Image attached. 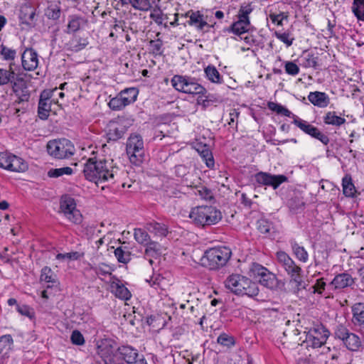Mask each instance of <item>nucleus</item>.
I'll list each match as a JSON object with an SVG mask.
<instances>
[{
    "instance_id": "1",
    "label": "nucleus",
    "mask_w": 364,
    "mask_h": 364,
    "mask_svg": "<svg viewBox=\"0 0 364 364\" xmlns=\"http://www.w3.org/2000/svg\"><path fill=\"white\" fill-rule=\"evenodd\" d=\"M114 167L111 163L105 159L90 158L84 166L83 173L86 179L99 184L114 178Z\"/></svg>"
},
{
    "instance_id": "2",
    "label": "nucleus",
    "mask_w": 364,
    "mask_h": 364,
    "mask_svg": "<svg viewBox=\"0 0 364 364\" xmlns=\"http://www.w3.org/2000/svg\"><path fill=\"white\" fill-rule=\"evenodd\" d=\"M276 259L278 266L289 277V282L294 285L295 289L299 291L306 289V283L301 267L297 265L284 251H278L276 253Z\"/></svg>"
},
{
    "instance_id": "3",
    "label": "nucleus",
    "mask_w": 364,
    "mask_h": 364,
    "mask_svg": "<svg viewBox=\"0 0 364 364\" xmlns=\"http://www.w3.org/2000/svg\"><path fill=\"white\" fill-rule=\"evenodd\" d=\"M224 285L230 291L239 296L255 297L259 291L257 283L239 274L229 275L225 280Z\"/></svg>"
},
{
    "instance_id": "4",
    "label": "nucleus",
    "mask_w": 364,
    "mask_h": 364,
    "mask_svg": "<svg viewBox=\"0 0 364 364\" xmlns=\"http://www.w3.org/2000/svg\"><path fill=\"white\" fill-rule=\"evenodd\" d=\"M232 252L227 247H215L207 250L200 259L201 264L210 269H218L230 259Z\"/></svg>"
},
{
    "instance_id": "5",
    "label": "nucleus",
    "mask_w": 364,
    "mask_h": 364,
    "mask_svg": "<svg viewBox=\"0 0 364 364\" xmlns=\"http://www.w3.org/2000/svg\"><path fill=\"white\" fill-rule=\"evenodd\" d=\"M189 217L196 224L203 226L215 225L223 218L220 210L212 205L195 207L191 210Z\"/></svg>"
},
{
    "instance_id": "6",
    "label": "nucleus",
    "mask_w": 364,
    "mask_h": 364,
    "mask_svg": "<svg viewBox=\"0 0 364 364\" xmlns=\"http://www.w3.org/2000/svg\"><path fill=\"white\" fill-rule=\"evenodd\" d=\"M254 10L252 3H243L240 5L237 11L236 21L227 28L228 33H232L240 36L248 33L250 30L251 23L250 15Z\"/></svg>"
},
{
    "instance_id": "7",
    "label": "nucleus",
    "mask_w": 364,
    "mask_h": 364,
    "mask_svg": "<svg viewBox=\"0 0 364 364\" xmlns=\"http://www.w3.org/2000/svg\"><path fill=\"white\" fill-rule=\"evenodd\" d=\"M46 148L48 154L55 159H69L75 152L74 144L65 138L49 141Z\"/></svg>"
},
{
    "instance_id": "8",
    "label": "nucleus",
    "mask_w": 364,
    "mask_h": 364,
    "mask_svg": "<svg viewBox=\"0 0 364 364\" xmlns=\"http://www.w3.org/2000/svg\"><path fill=\"white\" fill-rule=\"evenodd\" d=\"M97 353L105 364H124L117 358L116 342L111 338H104L98 341Z\"/></svg>"
},
{
    "instance_id": "9",
    "label": "nucleus",
    "mask_w": 364,
    "mask_h": 364,
    "mask_svg": "<svg viewBox=\"0 0 364 364\" xmlns=\"http://www.w3.org/2000/svg\"><path fill=\"white\" fill-rule=\"evenodd\" d=\"M127 154L132 163L139 165L144 159V141L141 135L132 134L127 141Z\"/></svg>"
},
{
    "instance_id": "10",
    "label": "nucleus",
    "mask_w": 364,
    "mask_h": 364,
    "mask_svg": "<svg viewBox=\"0 0 364 364\" xmlns=\"http://www.w3.org/2000/svg\"><path fill=\"white\" fill-rule=\"evenodd\" d=\"M328 336L329 331L323 325H316L306 332L304 342L307 348H320L326 343Z\"/></svg>"
},
{
    "instance_id": "11",
    "label": "nucleus",
    "mask_w": 364,
    "mask_h": 364,
    "mask_svg": "<svg viewBox=\"0 0 364 364\" xmlns=\"http://www.w3.org/2000/svg\"><path fill=\"white\" fill-rule=\"evenodd\" d=\"M0 168L12 172H24L27 163L21 158L7 151L0 152Z\"/></svg>"
},
{
    "instance_id": "12",
    "label": "nucleus",
    "mask_w": 364,
    "mask_h": 364,
    "mask_svg": "<svg viewBox=\"0 0 364 364\" xmlns=\"http://www.w3.org/2000/svg\"><path fill=\"white\" fill-rule=\"evenodd\" d=\"M60 210L70 222L75 224L82 222V214L76 208V203L73 198L68 196H63L60 200Z\"/></svg>"
},
{
    "instance_id": "13",
    "label": "nucleus",
    "mask_w": 364,
    "mask_h": 364,
    "mask_svg": "<svg viewBox=\"0 0 364 364\" xmlns=\"http://www.w3.org/2000/svg\"><path fill=\"white\" fill-rule=\"evenodd\" d=\"M254 178L259 186H271L274 190L288 180L287 177L284 175H272L263 171L255 173Z\"/></svg>"
},
{
    "instance_id": "14",
    "label": "nucleus",
    "mask_w": 364,
    "mask_h": 364,
    "mask_svg": "<svg viewBox=\"0 0 364 364\" xmlns=\"http://www.w3.org/2000/svg\"><path fill=\"white\" fill-rule=\"evenodd\" d=\"M293 123L305 134L318 139L323 144L327 145L329 143L330 139L328 136L320 131L317 127L309 124L308 122L301 119L298 117H295Z\"/></svg>"
},
{
    "instance_id": "15",
    "label": "nucleus",
    "mask_w": 364,
    "mask_h": 364,
    "mask_svg": "<svg viewBox=\"0 0 364 364\" xmlns=\"http://www.w3.org/2000/svg\"><path fill=\"white\" fill-rule=\"evenodd\" d=\"M56 90V88L53 90H45L41 93L38 107V114L41 119H46L48 117L49 113L51 110V97L53 92Z\"/></svg>"
},
{
    "instance_id": "16",
    "label": "nucleus",
    "mask_w": 364,
    "mask_h": 364,
    "mask_svg": "<svg viewBox=\"0 0 364 364\" xmlns=\"http://www.w3.org/2000/svg\"><path fill=\"white\" fill-rule=\"evenodd\" d=\"M322 121L325 126L337 129L346 124V119L344 116L336 111L325 112L322 117Z\"/></svg>"
},
{
    "instance_id": "17",
    "label": "nucleus",
    "mask_w": 364,
    "mask_h": 364,
    "mask_svg": "<svg viewBox=\"0 0 364 364\" xmlns=\"http://www.w3.org/2000/svg\"><path fill=\"white\" fill-rule=\"evenodd\" d=\"M186 186L193 188L194 193L205 200H211L213 199V193L212 191L207 187L200 185V178H198L196 181H189L187 178L183 179Z\"/></svg>"
},
{
    "instance_id": "18",
    "label": "nucleus",
    "mask_w": 364,
    "mask_h": 364,
    "mask_svg": "<svg viewBox=\"0 0 364 364\" xmlns=\"http://www.w3.org/2000/svg\"><path fill=\"white\" fill-rule=\"evenodd\" d=\"M38 55L33 48H26L21 55V63L24 70L33 71L38 68Z\"/></svg>"
},
{
    "instance_id": "19",
    "label": "nucleus",
    "mask_w": 364,
    "mask_h": 364,
    "mask_svg": "<svg viewBox=\"0 0 364 364\" xmlns=\"http://www.w3.org/2000/svg\"><path fill=\"white\" fill-rule=\"evenodd\" d=\"M12 90L16 97L15 102L21 104L28 102L30 98L29 90L23 80L14 81L11 84Z\"/></svg>"
},
{
    "instance_id": "20",
    "label": "nucleus",
    "mask_w": 364,
    "mask_h": 364,
    "mask_svg": "<svg viewBox=\"0 0 364 364\" xmlns=\"http://www.w3.org/2000/svg\"><path fill=\"white\" fill-rule=\"evenodd\" d=\"M109 282L112 292L117 298L125 301L131 298L132 294L129 289L116 277H111V280H109Z\"/></svg>"
},
{
    "instance_id": "21",
    "label": "nucleus",
    "mask_w": 364,
    "mask_h": 364,
    "mask_svg": "<svg viewBox=\"0 0 364 364\" xmlns=\"http://www.w3.org/2000/svg\"><path fill=\"white\" fill-rule=\"evenodd\" d=\"M186 16L189 18L188 25L194 26L198 31H203L205 26L212 27L208 24L204 16L199 11H190Z\"/></svg>"
},
{
    "instance_id": "22",
    "label": "nucleus",
    "mask_w": 364,
    "mask_h": 364,
    "mask_svg": "<svg viewBox=\"0 0 364 364\" xmlns=\"http://www.w3.org/2000/svg\"><path fill=\"white\" fill-rule=\"evenodd\" d=\"M355 279L348 273L343 272L335 276L330 283L336 289H341L352 286Z\"/></svg>"
},
{
    "instance_id": "23",
    "label": "nucleus",
    "mask_w": 364,
    "mask_h": 364,
    "mask_svg": "<svg viewBox=\"0 0 364 364\" xmlns=\"http://www.w3.org/2000/svg\"><path fill=\"white\" fill-rule=\"evenodd\" d=\"M117 353L122 360V361H124L127 364L132 363L139 355L136 348L128 345L118 347Z\"/></svg>"
},
{
    "instance_id": "24",
    "label": "nucleus",
    "mask_w": 364,
    "mask_h": 364,
    "mask_svg": "<svg viewBox=\"0 0 364 364\" xmlns=\"http://www.w3.org/2000/svg\"><path fill=\"white\" fill-rule=\"evenodd\" d=\"M308 100L314 106L320 108H325L330 103L328 95L326 92L319 91L309 92Z\"/></svg>"
},
{
    "instance_id": "25",
    "label": "nucleus",
    "mask_w": 364,
    "mask_h": 364,
    "mask_svg": "<svg viewBox=\"0 0 364 364\" xmlns=\"http://www.w3.org/2000/svg\"><path fill=\"white\" fill-rule=\"evenodd\" d=\"M87 20L79 15H70L68 16V21L67 26L68 33H73L78 31L82 27L85 26Z\"/></svg>"
},
{
    "instance_id": "26",
    "label": "nucleus",
    "mask_w": 364,
    "mask_h": 364,
    "mask_svg": "<svg viewBox=\"0 0 364 364\" xmlns=\"http://www.w3.org/2000/svg\"><path fill=\"white\" fill-rule=\"evenodd\" d=\"M145 229L157 237H164L168 232V227L165 224L155 221L147 223Z\"/></svg>"
},
{
    "instance_id": "27",
    "label": "nucleus",
    "mask_w": 364,
    "mask_h": 364,
    "mask_svg": "<svg viewBox=\"0 0 364 364\" xmlns=\"http://www.w3.org/2000/svg\"><path fill=\"white\" fill-rule=\"evenodd\" d=\"M36 9L30 6H24L21 8L19 15L21 22L28 26L35 23Z\"/></svg>"
},
{
    "instance_id": "28",
    "label": "nucleus",
    "mask_w": 364,
    "mask_h": 364,
    "mask_svg": "<svg viewBox=\"0 0 364 364\" xmlns=\"http://www.w3.org/2000/svg\"><path fill=\"white\" fill-rule=\"evenodd\" d=\"M88 44L89 41L87 37L75 34L71 38L67 45L69 50L78 52L84 49Z\"/></svg>"
},
{
    "instance_id": "29",
    "label": "nucleus",
    "mask_w": 364,
    "mask_h": 364,
    "mask_svg": "<svg viewBox=\"0 0 364 364\" xmlns=\"http://www.w3.org/2000/svg\"><path fill=\"white\" fill-rule=\"evenodd\" d=\"M191 77L179 75H174L171 80V85L178 92L187 93L188 86Z\"/></svg>"
},
{
    "instance_id": "30",
    "label": "nucleus",
    "mask_w": 364,
    "mask_h": 364,
    "mask_svg": "<svg viewBox=\"0 0 364 364\" xmlns=\"http://www.w3.org/2000/svg\"><path fill=\"white\" fill-rule=\"evenodd\" d=\"M300 64L305 68H316L318 65V56L309 50H304L300 55Z\"/></svg>"
},
{
    "instance_id": "31",
    "label": "nucleus",
    "mask_w": 364,
    "mask_h": 364,
    "mask_svg": "<svg viewBox=\"0 0 364 364\" xmlns=\"http://www.w3.org/2000/svg\"><path fill=\"white\" fill-rule=\"evenodd\" d=\"M126 132L124 126L116 122L110 123L108 127L107 136L109 140L117 141L121 139Z\"/></svg>"
},
{
    "instance_id": "32",
    "label": "nucleus",
    "mask_w": 364,
    "mask_h": 364,
    "mask_svg": "<svg viewBox=\"0 0 364 364\" xmlns=\"http://www.w3.org/2000/svg\"><path fill=\"white\" fill-rule=\"evenodd\" d=\"M343 193L345 196L348 198H354L356 196V189L353 183L352 177L349 174H346L342 179Z\"/></svg>"
},
{
    "instance_id": "33",
    "label": "nucleus",
    "mask_w": 364,
    "mask_h": 364,
    "mask_svg": "<svg viewBox=\"0 0 364 364\" xmlns=\"http://www.w3.org/2000/svg\"><path fill=\"white\" fill-rule=\"evenodd\" d=\"M291 247L296 258L303 262L306 263L309 260V254L303 246H300L295 240L290 241Z\"/></svg>"
},
{
    "instance_id": "34",
    "label": "nucleus",
    "mask_w": 364,
    "mask_h": 364,
    "mask_svg": "<svg viewBox=\"0 0 364 364\" xmlns=\"http://www.w3.org/2000/svg\"><path fill=\"white\" fill-rule=\"evenodd\" d=\"M40 280L48 283L46 289L52 288L54 284H57V279L53 270L48 267H44L41 269Z\"/></svg>"
},
{
    "instance_id": "35",
    "label": "nucleus",
    "mask_w": 364,
    "mask_h": 364,
    "mask_svg": "<svg viewBox=\"0 0 364 364\" xmlns=\"http://www.w3.org/2000/svg\"><path fill=\"white\" fill-rule=\"evenodd\" d=\"M204 73L207 79L211 82L215 84H221L223 82V77L214 65H208L205 68Z\"/></svg>"
},
{
    "instance_id": "36",
    "label": "nucleus",
    "mask_w": 364,
    "mask_h": 364,
    "mask_svg": "<svg viewBox=\"0 0 364 364\" xmlns=\"http://www.w3.org/2000/svg\"><path fill=\"white\" fill-rule=\"evenodd\" d=\"M119 94L122 97V101L124 102L125 105L127 106L136 100L138 90L136 88L130 87L124 89V90L121 91Z\"/></svg>"
},
{
    "instance_id": "37",
    "label": "nucleus",
    "mask_w": 364,
    "mask_h": 364,
    "mask_svg": "<svg viewBox=\"0 0 364 364\" xmlns=\"http://www.w3.org/2000/svg\"><path fill=\"white\" fill-rule=\"evenodd\" d=\"M114 256L120 263L127 264L131 260V252L127 246H119L114 251Z\"/></svg>"
},
{
    "instance_id": "38",
    "label": "nucleus",
    "mask_w": 364,
    "mask_h": 364,
    "mask_svg": "<svg viewBox=\"0 0 364 364\" xmlns=\"http://www.w3.org/2000/svg\"><path fill=\"white\" fill-rule=\"evenodd\" d=\"M44 14L49 19L58 20L61 14L60 7L55 3L48 2V6L45 9Z\"/></svg>"
},
{
    "instance_id": "39",
    "label": "nucleus",
    "mask_w": 364,
    "mask_h": 364,
    "mask_svg": "<svg viewBox=\"0 0 364 364\" xmlns=\"http://www.w3.org/2000/svg\"><path fill=\"white\" fill-rule=\"evenodd\" d=\"M16 74L10 65L9 69L0 68V86L12 84L14 81Z\"/></svg>"
},
{
    "instance_id": "40",
    "label": "nucleus",
    "mask_w": 364,
    "mask_h": 364,
    "mask_svg": "<svg viewBox=\"0 0 364 364\" xmlns=\"http://www.w3.org/2000/svg\"><path fill=\"white\" fill-rule=\"evenodd\" d=\"M353 318L360 326H364V304L357 303L352 307Z\"/></svg>"
},
{
    "instance_id": "41",
    "label": "nucleus",
    "mask_w": 364,
    "mask_h": 364,
    "mask_svg": "<svg viewBox=\"0 0 364 364\" xmlns=\"http://www.w3.org/2000/svg\"><path fill=\"white\" fill-rule=\"evenodd\" d=\"M274 35L278 40H279L281 42H282L287 48L290 47L293 44V43L295 40L294 35L289 30L283 31V32L279 31H276L274 33Z\"/></svg>"
},
{
    "instance_id": "42",
    "label": "nucleus",
    "mask_w": 364,
    "mask_h": 364,
    "mask_svg": "<svg viewBox=\"0 0 364 364\" xmlns=\"http://www.w3.org/2000/svg\"><path fill=\"white\" fill-rule=\"evenodd\" d=\"M14 340L11 335H4L0 337V354L4 356L7 355L11 350Z\"/></svg>"
},
{
    "instance_id": "43",
    "label": "nucleus",
    "mask_w": 364,
    "mask_h": 364,
    "mask_svg": "<svg viewBox=\"0 0 364 364\" xmlns=\"http://www.w3.org/2000/svg\"><path fill=\"white\" fill-rule=\"evenodd\" d=\"M258 282L267 288L273 289L276 286L277 277L274 274L267 269L261 279L258 280Z\"/></svg>"
},
{
    "instance_id": "44",
    "label": "nucleus",
    "mask_w": 364,
    "mask_h": 364,
    "mask_svg": "<svg viewBox=\"0 0 364 364\" xmlns=\"http://www.w3.org/2000/svg\"><path fill=\"white\" fill-rule=\"evenodd\" d=\"M145 246V257H155L161 254V245L157 242L151 240Z\"/></svg>"
},
{
    "instance_id": "45",
    "label": "nucleus",
    "mask_w": 364,
    "mask_h": 364,
    "mask_svg": "<svg viewBox=\"0 0 364 364\" xmlns=\"http://www.w3.org/2000/svg\"><path fill=\"white\" fill-rule=\"evenodd\" d=\"M343 343L348 349L355 351L359 348L361 342L360 338L357 335L350 333V334L346 336Z\"/></svg>"
},
{
    "instance_id": "46",
    "label": "nucleus",
    "mask_w": 364,
    "mask_h": 364,
    "mask_svg": "<svg viewBox=\"0 0 364 364\" xmlns=\"http://www.w3.org/2000/svg\"><path fill=\"white\" fill-rule=\"evenodd\" d=\"M134 237L135 240L140 245H145L149 241H151V237L147 232L146 229L144 230L141 228H135L134 230Z\"/></svg>"
},
{
    "instance_id": "47",
    "label": "nucleus",
    "mask_w": 364,
    "mask_h": 364,
    "mask_svg": "<svg viewBox=\"0 0 364 364\" xmlns=\"http://www.w3.org/2000/svg\"><path fill=\"white\" fill-rule=\"evenodd\" d=\"M206 92V89L191 77L186 94L204 95Z\"/></svg>"
},
{
    "instance_id": "48",
    "label": "nucleus",
    "mask_w": 364,
    "mask_h": 364,
    "mask_svg": "<svg viewBox=\"0 0 364 364\" xmlns=\"http://www.w3.org/2000/svg\"><path fill=\"white\" fill-rule=\"evenodd\" d=\"M267 269L258 263H253L250 269V275L258 282Z\"/></svg>"
},
{
    "instance_id": "49",
    "label": "nucleus",
    "mask_w": 364,
    "mask_h": 364,
    "mask_svg": "<svg viewBox=\"0 0 364 364\" xmlns=\"http://www.w3.org/2000/svg\"><path fill=\"white\" fill-rule=\"evenodd\" d=\"M352 11L358 20L364 21V0H353Z\"/></svg>"
},
{
    "instance_id": "50",
    "label": "nucleus",
    "mask_w": 364,
    "mask_h": 364,
    "mask_svg": "<svg viewBox=\"0 0 364 364\" xmlns=\"http://www.w3.org/2000/svg\"><path fill=\"white\" fill-rule=\"evenodd\" d=\"M73 171L70 167H62L58 168H51L48 172V176L50 178H58L63 175H72Z\"/></svg>"
},
{
    "instance_id": "51",
    "label": "nucleus",
    "mask_w": 364,
    "mask_h": 364,
    "mask_svg": "<svg viewBox=\"0 0 364 364\" xmlns=\"http://www.w3.org/2000/svg\"><path fill=\"white\" fill-rule=\"evenodd\" d=\"M129 3L134 9L146 11L151 7L149 0H128Z\"/></svg>"
},
{
    "instance_id": "52",
    "label": "nucleus",
    "mask_w": 364,
    "mask_h": 364,
    "mask_svg": "<svg viewBox=\"0 0 364 364\" xmlns=\"http://www.w3.org/2000/svg\"><path fill=\"white\" fill-rule=\"evenodd\" d=\"M95 271L101 279H105V277H109V280H111V277H114L111 273L110 267L105 264H101L95 267Z\"/></svg>"
},
{
    "instance_id": "53",
    "label": "nucleus",
    "mask_w": 364,
    "mask_h": 364,
    "mask_svg": "<svg viewBox=\"0 0 364 364\" xmlns=\"http://www.w3.org/2000/svg\"><path fill=\"white\" fill-rule=\"evenodd\" d=\"M217 342L223 346L231 348L235 346V341L234 337L229 336L227 333H221L217 338Z\"/></svg>"
},
{
    "instance_id": "54",
    "label": "nucleus",
    "mask_w": 364,
    "mask_h": 364,
    "mask_svg": "<svg viewBox=\"0 0 364 364\" xmlns=\"http://www.w3.org/2000/svg\"><path fill=\"white\" fill-rule=\"evenodd\" d=\"M164 14L162 11L159 8L154 9L152 11L150 14V18L158 25H164V28L168 27L167 22L163 23L164 18Z\"/></svg>"
},
{
    "instance_id": "55",
    "label": "nucleus",
    "mask_w": 364,
    "mask_h": 364,
    "mask_svg": "<svg viewBox=\"0 0 364 364\" xmlns=\"http://www.w3.org/2000/svg\"><path fill=\"white\" fill-rule=\"evenodd\" d=\"M108 105L112 110H120L126 107L119 94H118L115 97L112 98L109 100Z\"/></svg>"
},
{
    "instance_id": "56",
    "label": "nucleus",
    "mask_w": 364,
    "mask_h": 364,
    "mask_svg": "<svg viewBox=\"0 0 364 364\" xmlns=\"http://www.w3.org/2000/svg\"><path fill=\"white\" fill-rule=\"evenodd\" d=\"M1 55L5 60H14L16 57V52L15 50L8 48L4 45L1 46Z\"/></svg>"
},
{
    "instance_id": "57",
    "label": "nucleus",
    "mask_w": 364,
    "mask_h": 364,
    "mask_svg": "<svg viewBox=\"0 0 364 364\" xmlns=\"http://www.w3.org/2000/svg\"><path fill=\"white\" fill-rule=\"evenodd\" d=\"M269 18L272 22L277 26H282L283 21L288 19V15L286 13L280 12L279 14H270Z\"/></svg>"
},
{
    "instance_id": "58",
    "label": "nucleus",
    "mask_w": 364,
    "mask_h": 364,
    "mask_svg": "<svg viewBox=\"0 0 364 364\" xmlns=\"http://www.w3.org/2000/svg\"><path fill=\"white\" fill-rule=\"evenodd\" d=\"M285 72L292 76H295L299 73V67L293 61H287L284 63Z\"/></svg>"
},
{
    "instance_id": "59",
    "label": "nucleus",
    "mask_w": 364,
    "mask_h": 364,
    "mask_svg": "<svg viewBox=\"0 0 364 364\" xmlns=\"http://www.w3.org/2000/svg\"><path fill=\"white\" fill-rule=\"evenodd\" d=\"M200 156L205 162L206 166L210 168H213L215 165L214 159L212 153L210 151L209 149H203L201 153Z\"/></svg>"
},
{
    "instance_id": "60",
    "label": "nucleus",
    "mask_w": 364,
    "mask_h": 364,
    "mask_svg": "<svg viewBox=\"0 0 364 364\" xmlns=\"http://www.w3.org/2000/svg\"><path fill=\"white\" fill-rule=\"evenodd\" d=\"M16 309L19 314L31 319L33 318L35 316L33 309L28 305H18Z\"/></svg>"
},
{
    "instance_id": "61",
    "label": "nucleus",
    "mask_w": 364,
    "mask_h": 364,
    "mask_svg": "<svg viewBox=\"0 0 364 364\" xmlns=\"http://www.w3.org/2000/svg\"><path fill=\"white\" fill-rule=\"evenodd\" d=\"M164 281V278L159 274L154 275L151 277L150 279H146V282H148L151 287H154L156 289L161 288Z\"/></svg>"
},
{
    "instance_id": "62",
    "label": "nucleus",
    "mask_w": 364,
    "mask_h": 364,
    "mask_svg": "<svg viewBox=\"0 0 364 364\" xmlns=\"http://www.w3.org/2000/svg\"><path fill=\"white\" fill-rule=\"evenodd\" d=\"M149 44L153 53L156 55H161L162 53L163 42L161 39L151 40Z\"/></svg>"
},
{
    "instance_id": "63",
    "label": "nucleus",
    "mask_w": 364,
    "mask_h": 364,
    "mask_svg": "<svg viewBox=\"0 0 364 364\" xmlns=\"http://www.w3.org/2000/svg\"><path fill=\"white\" fill-rule=\"evenodd\" d=\"M79 253L77 252H71L65 254L59 253L56 255V259L58 260H76L79 258Z\"/></svg>"
},
{
    "instance_id": "64",
    "label": "nucleus",
    "mask_w": 364,
    "mask_h": 364,
    "mask_svg": "<svg viewBox=\"0 0 364 364\" xmlns=\"http://www.w3.org/2000/svg\"><path fill=\"white\" fill-rule=\"evenodd\" d=\"M70 339L72 343L75 345L81 346L85 343V339L82 334L77 330L73 331Z\"/></svg>"
}]
</instances>
